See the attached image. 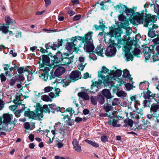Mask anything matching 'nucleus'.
Masks as SVG:
<instances>
[{
    "label": "nucleus",
    "mask_w": 159,
    "mask_h": 159,
    "mask_svg": "<svg viewBox=\"0 0 159 159\" xmlns=\"http://www.w3.org/2000/svg\"><path fill=\"white\" fill-rule=\"evenodd\" d=\"M43 64H39V69L40 75L39 77L42 78L44 81H46L48 79V72L50 70L49 66L46 64H48L50 61V59L47 55H43L42 57Z\"/></svg>",
    "instance_id": "obj_1"
},
{
    "label": "nucleus",
    "mask_w": 159,
    "mask_h": 159,
    "mask_svg": "<svg viewBox=\"0 0 159 159\" xmlns=\"http://www.w3.org/2000/svg\"><path fill=\"white\" fill-rule=\"evenodd\" d=\"M156 17L155 16H151V15L145 17L142 14H139L138 16H136L135 19L139 24H143L144 26L147 27L148 25H152L155 22Z\"/></svg>",
    "instance_id": "obj_2"
},
{
    "label": "nucleus",
    "mask_w": 159,
    "mask_h": 159,
    "mask_svg": "<svg viewBox=\"0 0 159 159\" xmlns=\"http://www.w3.org/2000/svg\"><path fill=\"white\" fill-rule=\"evenodd\" d=\"M102 83L105 84L109 85L111 84V80H106L99 78L98 81H95L91 85V89L93 90L90 92L94 93L98 91V89L101 88Z\"/></svg>",
    "instance_id": "obj_3"
},
{
    "label": "nucleus",
    "mask_w": 159,
    "mask_h": 159,
    "mask_svg": "<svg viewBox=\"0 0 159 159\" xmlns=\"http://www.w3.org/2000/svg\"><path fill=\"white\" fill-rule=\"evenodd\" d=\"M25 116L36 120H41L43 117L42 111L35 110L34 111H26L24 112Z\"/></svg>",
    "instance_id": "obj_4"
},
{
    "label": "nucleus",
    "mask_w": 159,
    "mask_h": 159,
    "mask_svg": "<svg viewBox=\"0 0 159 159\" xmlns=\"http://www.w3.org/2000/svg\"><path fill=\"white\" fill-rule=\"evenodd\" d=\"M122 31L120 29H115L111 30L109 33L105 35L104 40L106 43H109L112 37H115L120 36Z\"/></svg>",
    "instance_id": "obj_5"
},
{
    "label": "nucleus",
    "mask_w": 159,
    "mask_h": 159,
    "mask_svg": "<svg viewBox=\"0 0 159 159\" xmlns=\"http://www.w3.org/2000/svg\"><path fill=\"white\" fill-rule=\"evenodd\" d=\"M92 34L88 36V37L83 43L84 44V49L85 51L88 52H92L94 48V46L92 40Z\"/></svg>",
    "instance_id": "obj_6"
},
{
    "label": "nucleus",
    "mask_w": 159,
    "mask_h": 159,
    "mask_svg": "<svg viewBox=\"0 0 159 159\" xmlns=\"http://www.w3.org/2000/svg\"><path fill=\"white\" fill-rule=\"evenodd\" d=\"M13 117L12 115L7 113L4 114L2 116L0 117V118H1L2 124L5 127L6 129L7 125L10 124V122Z\"/></svg>",
    "instance_id": "obj_7"
},
{
    "label": "nucleus",
    "mask_w": 159,
    "mask_h": 159,
    "mask_svg": "<svg viewBox=\"0 0 159 159\" xmlns=\"http://www.w3.org/2000/svg\"><path fill=\"white\" fill-rule=\"evenodd\" d=\"M109 71V70L105 66H103L102 67V71H100L98 72V76L99 78L101 79H104L107 80L110 78L109 74L110 73H108V75H104V74H106Z\"/></svg>",
    "instance_id": "obj_8"
},
{
    "label": "nucleus",
    "mask_w": 159,
    "mask_h": 159,
    "mask_svg": "<svg viewBox=\"0 0 159 159\" xmlns=\"http://www.w3.org/2000/svg\"><path fill=\"white\" fill-rule=\"evenodd\" d=\"M121 71L118 69L116 70V71L112 70L111 71L109 74L110 78L108 80H111V83L112 80H116V78L121 76Z\"/></svg>",
    "instance_id": "obj_9"
},
{
    "label": "nucleus",
    "mask_w": 159,
    "mask_h": 159,
    "mask_svg": "<svg viewBox=\"0 0 159 159\" xmlns=\"http://www.w3.org/2000/svg\"><path fill=\"white\" fill-rule=\"evenodd\" d=\"M123 49L125 52V56L126 57V60L127 61H129L131 60H133V55L129 52L130 50V47L129 46H125L123 48Z\"/></svg>",
    "instance_id": "obj_10"
},
{
    "label": "nucleus",
    "mask_w": 159,
    "mask_h": 159,
    "mask_svg": "<svg viewBox=\"0 0 159 159\" xmlns=\"http://www.w3.org/2000/svg\"><path fill=\"white\" fill-rule=\"evenodd\" d=\"M116 52V48L113 45L107 47L105 52V54L107 56L112 57L115 55Z\"/></svg>",
    "instance_id": "obj_11"
},
{
    "label": "nucleus",
    "mask_w": 159,
    "mask_h": 159,
    "mask_svg": "<svg viewBox=\"0 0 159 159\" xmlns=\"http://www.w3.org/2000/svg\"><path fill=\"white\" fill-rule=\"evenodd\" d=\"M80 72L78 70L72 71L70 73V77L72 81H75L81 78Z\"/></svg>",
    "instance_id": "obj_12"
},
{
    "label": "nucleus",
    "mask_w": 159,
    "mask_h": 159,
    "mask_svg": "<svg viewBox=\"0 0 159 159\" xmlns=\"http://www.w3.org/2000/svg\"><path fill=\"white\" fill-rule=\"evenodd\" d=\"M70 54L67 53H64L63 54L61 55L62 57L61 60L63 61H64V59H66L67 61H65V65H67L68 64H70L73 61L72 60L73 59L74 57L73 55H72L70 57H69Z\"/></svg>",
    "instance_id": "obj_13"
},
{
    "label": "nucleus",
    "mask_w": 159,
    "mask_h": 159,
    "mask_svg": "<svg viewBox=\"0 0 159 159\" xmlns=\"http://www.w3.org/2000/svg\"><path fill=\"white\" fill-rule=\"evenodd\" d=\"M93 33V32H90L85 34L84 37H81L79 36H75L74 37H73L72 38L71 40L75 42V43H76V42H77V39H78L79 40L81 41L82 43H83L88 37V36L90 35L91 34H92Z\"/></svg>",
    "instance_id": "obj_14"
},
{
    "label": "nucleus",
    "mask_w": 159,
    "mask_h": 159,
    "mask_svg": "<svg viewBox=\"0 0 159 159\" xmlns=\"http://www.w3.org/2000/svg\"><path fill=\"white\" fill-rule=\"evenodd\" d=\"M93 33V32H90L85 34L84 37H81L79 36H75L74 37H73L72 38L71 40L75 42V43H76V42H77V39H78L79 40L81 41L82 43H83L88 37V36L90 35L91 34H92Z\"/></svg>",
    "instance_id": "obj_15"
},
{
    "label": "nucleus",
    "mask_w": 159,
    "mask_h": 159,
    "mask_svg": "<svg viewBox=\"0 0 159 159\" xmlns=\"http://www.w3.org/2000/svg\"><path fill=\"white\" fill-rule=\"evenodd\" d=\"M138 98L137 97V96L136 95H130V105H131L132 102H133L134 104V107L136 109L137 108V106L140 105V102L138 99Z\"/></svg>",
    "instance_id": "obj_16"
},
{
    "label": "nucleus",
    "mask_w": 159,
    "mask_h": 159,
    "mask_svg": "<svg viewBox=\"0 0 159 159\" xmlns=\"http://www.w3.org/2000/svg\"><path fill=\"white\" fill-rule=\"evenodd\" d=\"M143 97L145 99H148L149 100H151L152 99H153V98L155 96L156 94H151V92L149 90H148L147 92H143Z\"/></svg>",
    "instance_id": "obj_17"
},
{
    "label": "nucleus",
    "mask_w": 159,
    "mask_h": 159,
    "mask_svg": "<svg viewBox=\"0 0 159 159\" xmlns=\"http://www.w3.org/2000/svg\"><path fill=\"white\" fill-rule=\"evenodd\" d=\"M72 143L75 151L79 152H80L82 151L81 147L79 145L78 141L77 139H74Z\"/></svg>",
    "instance_id": "obj_18"
},
{
    "label": "nucleus",
    "mask_w": 159,
    "mask_h": 159,
    "mask_svg": "<svg viewBox=\"0 0 159 159\" xmlns=\"http://www.w3.org/2000/svg\"><path fill=\"white\" fill-rule=\"evenodd\" d=\"M76 43L73 41L72 42H67L66 43V48L69 51H74L76 49Z\"/></svg>",
    "instance_id": "obj_19"
},
{
    "label": "nucleus",
    "mask_w": 159,
    "mask_h": 159,
    "mask_svg": "<svg viewBox=\"0 0 159 159\" xmlns=\"http://www.w3.org/2000/svg\"><path fill=\"white\" fill-rule=\"evenodd\" d=\"M70 82V80L67 78L65 79H57L56 81H55L54 83H61L62 84L63 86L66 87L69 85V83Z\"/></svg>",
    "instance_id": "obj_20"
},
{
    "label": "nucleus",
    "mask_w": 159,
    "mask_h": 159,
    "mask_svg": "<svg viewBox=\"0 0 159 159\" xmlns=\"http://www.w3.org/2000/svg\"><path fill=\"white\" fill-rule=\"evenodd\" d=\"M65 71V68L61 66H59L56 70L54 74L57 76H60Z\"/></svg>",
    "instance_id": "obj_21"
},
{
    "label": "nucleus",
    "mask_w": 159,
    "mask_h": 159,
    "mask_svg": "<svg viewBox=\"0 0 159 159\" xmlns=\"http://www.w3.org/2000/svg\"><path fill=\"white\" fill-rule=\"evenodd\" d=\"M126 7V6L121 4H119L115 7V8L117 11L122 14L125 11Z\"/></svg>",
    "instance_id": "obj_22"
},
{
    "label": "nucleus",
    "mask_w": 159,
    "mask_h": 159,
    "mask_svg": "<svg viewBox=\"0 0 159 159\" xmlns=\"http://www.w3.org/2000/svg\"><path fill=\"white\" fill-rule=\"evenodd\" d=\"M151 49L148 47H145L144 48L143 52L144 54V56L146 60H148L150 57Z\"/></svg>",
    "instance_id": "obj_23"
},
{
    "label": "nucleus",
    "mask_w": 159,
    "mask_h": 159,
    "mask_svg": "<svg viewBox=\"0 0 159 159\" xmlns=\"http://www.w3.org/2000/svg\"><path fill=\"white\" fill-rule=\"evenodd\" d=\"M149 37L151 38H153L156 35H159V31L155 32V30H153L151 28H149V31L148 33Z\"/></svg>",
    "instance_id": "obj_24"
},
{
    "label": "nucleus",
    "mask_w": 159,
    "mask_h": 159,
    "mask_svg": "<svg viewBox=\"0 0 159 159\" xmlns=\"http://www.w3.org/2000/svg\"><path fill=\"white\" fill-rule=\"evenodd\" d=\"M123 76L125 80H132V78L131 77V75H130L129 71L126 69H125L123 71Z\"/></svg>",
    "instance_id": "obj_25"
},
{
    "label": "nucleus",
    "mask_w": 159,
    "mask_h": 159,
    "mask_svg": "<svg viewBox=\"0 0 159 159\" xmlns=\"http://www.w3.org/2000/svg\"><path fill=\"white\" fill-rule=\"evenodd\" d=\"M102 94L107 99H111L112 98L110 91L107 89H103L102 91Z\"/></svg>",
    "instance_id": "obj_26"
},
{
    "label": "nucleus",
    "mask_w": 159,
    "mask_h": 159,
    "mask_svg": "<svg viewBox=\"0 0 159 159\" xmlns=\"http://www.w3.org/2000/svg\"><path fill=\"white\" fill-rule=\"evenodd\" d=\"M95 52L98 55L102 57H103V54L104 52L103 49V48H101L100 46H97L96 48Z\"/></svg>",
    "instance_id": "obj_27"
},
{
    "label": "nucleus",
    "mask_w": 159,
    "mask_h": 159,
    "mask_svg": "<svg viewBox=\"0 0 159 159\" xmlns=\"http://www.w3.org/2000/svg\"><path fill=\"white\" fill-rule=\"evenodd\" d=\"M78 95L85 100H88L89 99V97L85 92H79L78 93Z\"/></svg>",
    "instance_id": "obj_28"
},
{
    "label": "nucleus",
    "mask_w": 159,
    "mask_h": 159,
    "mask_svg": "<svg viewBox=\"0 0 159 159\" xmlns=\"http://www.w3.org/2000/svg\"><path fill=\"white\" fill-rule=\"evenodd\" d=\"M151 112H156L159 110V104H153L151 105L150 108Z\"/></svg>",
    "instance_id": "obj_29"
},
{
    "label": "nucleus",
    "mask_w": 159,
    "mask_h": 159,
    "mask_svg": "<svg viewBox=\"0 0 159 159\" xmlns=\"http://www.w3.org/2000/svg\"><path fill=\"white\" fill-rule=\"evenodd\" d=\"M16 100H14L13 101V102L15 104L11 105L9 107V108L10 110L14 111L16 109L18 105L21 104V103L19 102H16Z\"/></svg>",
    "instance_id": "obj_30"
},
{
    "label": "nucleus",
    "mask_w": 159,
    "mask_h": 159,
    "mask_svg": "<svg viewBox=\"0 0 159 159\" xmlns=\"http://www.w3.org/2000/svg\"><path fill=\"white\" fill-rule=\"evenodd\" d=\"M9 28V27L8 25L6 26L4 25H3L2 26H0V31L1 30L3 33L6 34L9 31V30H8Z\"/></svg>",
    "instance_id": "obj_31"
},
{
    "label": "nucleus",
    "mask_w": 159,
    "mask_h": 159,
    "mask_svg": "<svg viewBox=\"0 0 159 159\" xmlns=\"http://www.w3.org/2000/svg\"><path fill=\"white\" fill-rule=\"evenodd\" d=\"M117 120L113 119L108 121V123L110 125H112L113 126H120L119 125L117 124Z\"/></svg>",
    "instance_id": "obj_32"
},
{
    "label": "nucleus",
    "mask_w": 159,
    "mask_h": 159,
    "mask_svg": "<svg viewBox=\"0 0 159 159\" xmlns=\"http://www.w3.org/2000/svg\"><path fill=\"white\" fill-rule=\"evenodd\" d=\"M42 111V113L43 112L49 113L50 111V109H49L48 105H44L43 106Z\"/></svg>",
    "instance_id": "obj_33"
},
{
    "label": "nucleus",
    "mask_w": 159,
    "mask_h": 159,
    "mask_svg": "<svg viewBox=\"0 0 159 159\" xmlns=\"http://www.w3.org/2000/svg\"><path fill=\"white\" fill-rule=\"evenodd\" d=\"M129 83L126 84L125 85L126 90L129 91L130 90L132 89L133 84V82L132 81V80L131 81L129 80Z\"/></svg>",
    "instance_id": "obj_34"
},
{
    "label": "nucleus",
    "mask_w": 159,
    "mask_h": 159,
    "mask_svg": "<svg viewBox=\"0 0 159 159\" xmlns=\"http://www.w3.org/2000/svg\"><path fill=\"white\" fill-rule=\"evenodd\" d=\"M116 94L118 96L121 97H125L127 96V94L124 91L122 90L118 91Z\"/></svg>",
    "instance_id": "obj_35"
},
{
    "label": "nucleus",
    "mask_w": 159,
    "mask_h": 159,
    "mask_svg": "<svg viewBox=\"0 0 159 159\" xmlns=\"http://www.w3.org/2000/svg\"><path fill=\"white\" fill-rule=\"evenodd\" d=\"M98 101L101 104H103L105 102V98L102 95L98 96Z\"/></svg>",
    "instance_id": "obj_36"
},
{
    "label": "nucleus",
    "mask_w": 159,
    "mask_h": 159,
    "mask_svg": "<svg viewBox=\"0 0 159 159\" xmlns=\"http://www.w3.org/2000/svg\"><path fill=\"white\" fill-rule=\"evenodd\" d=\"M85 141L88 143L92 145L94 147L97 148L99 146V145L98 143L92 141L88 140H85Z\"/></svg>",
    "instance_id": "obj_37"
},
{
    "label": "nucleus",
    "mask_w": 159,
    "mask_h": 159,
    "mask_svg": "<svg viewBox=\"0 0 159 159\" xmlns=\"http://www.w3.org/2000/svg\"><path fill=\"white\" fill-rule=\"evenodd\" d=\"M149 85V83L148 82L145 81L143 82H141L140 83L139 85V87L141 89H143V88H142V87H143L144 88L146 87V85H147L148 87ZM148 89V88H147Z\"/></svg>",
    "instance_id": "obj_38"
},
{
    "label": "nucleus",
    "mask_w": 159,
    "mask_h": 159,
    "mask_svg": "<svg viewBox=\"0 0 159 159\" xmlns=\"http://www.w3.org/2000/svg\"><path fill=\"white\" fill-rule=\"evenodd\" d=\"M5 20L7 24L8 25L13 23V20L11 19L8 16H7L5 17Z\"/></svg>",
    "instance_id": "obj_39"
},
{
    "label": "nucleus",
    "mask_w": 159,
    "mask_h": 159,
    "mask_svg": "<svg viewBox=\"0 0 159 159\" xmlns=\"http://www.w3.org/2000/svg\"><path fill=\"white\" fill-rule=\"evenodd\" d=\"M90 100L92 103L93 105H96L97 103L98 96H92L90 98Z\"/></svg>",
    "instance_id": "obj_40"
},
{
    "label": "nucleus",
    "mask_w": 159,
    "mask_h": 159,
    "mask_svg": "<svg viewBox=\"0 0 159 159\" xmlns=\"http://www.w3.org/2000/svg\"><path fill=\"white\" fill-rule=\"evenodd\" d=\"M41 98L43 101L46 102L51 101V99L49 98V97L47 95H43L41 96Z\"/></svg>",
    "instance_id": "obj_41"
},
{
    "label": "nucleus",
    "mask_w": 159,
    "mask_h": 159,
    "mask_svg": "<svg viewBox=\"0 0 159 159\" xmlns=\"http://www.w3.org/2000/svg\"><path fill=\"white\" fill-rule=\"evenodd\" d=\"M125 13L127 15L131 16L133 13V10L131 9H129L126 7L125 11Z\"/></svg>",
    "instance_id": "obj_42"
},
{
    "label": "nucleus",
    "mask_w": 159,
    "mask_h": 159,
    "mask_svg": "<svg viewBox=\"0 0 159 159\" xmlns=\"http://www.w3.org/2000/svg\"><path fill=\"white\" fill-rule=\"evenodd\" d=\"M112 107L110 105L107 104L104 106L103 107V109L106 112H107L111 111L112 108Z\"/></svg>",
    "instance_id": "obj_43"
},
{
    "label": "nucleus",
    "mask_w": 159,
    "mask_h": 159,
    "mask_svg": "<svg viewBox=\"0 0 159 159\" xmlns=\"http://www.w3.org/2000/svg\"><path fill=\"white\" fill-rule=\"evenodd\" d=\"M140 52V50L139 48H135L133 51V54L137 57H138V55L139 54Z\"/></svg>",
    "instance_id": "obj_44"
},
{
    "label": "nucleus",
    "mask_w": 159,
    "mask_h": 159,
    "mask_svg": "<svg viewBox=\"0 0 159 159\" xmlns=\"http://www.w3.org/2000/svg\"><path fill=\"white\" fill-rule=\"evenodd\" d=\"M154 11L159 16V5L158 4L154 5Z\"/></svg>",
    "instance_id": "obj_45"
},
{
    "label": "nucleus",
    "mask_w": 159,
    "mask_h": 159,
    "mask_svg": "<svg viewBox=\"0 0 159 159\" xmlns=\"http://www.w3.org/2000/svg\"><path fill=\"white\" fill-rule=\"evenodd\" d=\"M49 109L51 110H57V106L54 104H51L48 105Z\"/></svg>",
    "instance_id": "obj_46"
},
{
    "label": "nucleus",
    "mask_w": 159,
    "mask_h": 159,
    "mask_svg": "<svg viewBox=\"0 0 159 159\" xmlns=\"http://www.w3.org/2000/svg\"><path fill=\"white\" fill-rule=\"evenodd\" d=\"M83 63H82L78 65L77 67L80 70H82L84 68L86 64L84 63V64Z\"/></svg>",
    "instance_id": "obj_47"
},
{
    "label": "nucleus",
    "mask_w": 159,
    "mask_h": 159,
    "mask_svg": "<svg viewBox=\"0 0 159 159\" xmlns=\"http://www.w3.org/2000/svg\"><path fill=\"white\" fill-rule=\"evenodd\" d=\"M34 106L36 107L35 110H42V107L41 105L39 103H36L35 105H34Z\"/></svg>",
    "instance_id": "obj_48"
},
{
    "label": "nucleus",
    "mask_w": 159,
    "mask_h": 159,
    "mask_svg": "<svg viewBox=\"0 0 159 159\" xmlns=\"http://www.w3.org/2000/svg\"><path fill=\"white\" fill-rule=\"evenodd\" d=\"M67 111L69 112L70 114V116H72L75 112V111L73 110L72 107H69L67 108L66 110L65 111V112Z\"/></svg>",
    "instance_id": "obj_49"
},
{
    "label": "nucleus",
    "mask_w": 159,
    "mask_h": 159,
    "mask_svg": "<svg viewBox=\"0 0 159 159\" xmlns=\"http://www.w3.org/2000/svg\"><path fill=\"white\" fill-rule=\"evenodd\" d=\"M53 89V88L52 87L48 86L44 88V91L45 92H49L52 91Z\"/></svg>",
    "instance_id": "obj_50"
},
{
    "label": "nucleus",
    "mask_w": 159,
    "mask_h": 159,
    "mask_svg": "<svg viewBox=\"0 0 159 159\" xmlns=\"http://www.w3.org/2000/svg\"><path fill=\"white\" fill-rule=\"evenodd\" d=\"M119 103V100L118 99L115 98L114 99L112 102V105L113 106L118 105Z\"/></svg>",
    "instance_id": "obj_51"
},
{
    "label": "nucleus",
    "mask_w": 159,
    "mask_h": 159,
    "mask_svg": "<svg viewBox=\"0 0 159 159\" xmlns=\"http://www.w3.org/2000/svg\"><path fill=\"white\" fill-rule=\"evenodd\" d=\"M4 101L0 99V111L2 110L4 108Z\"/></svg>",
    "instance_id": "obj_52"
},
{
    "label": "nucleus",
    "mask_w": 159,
    "mask_h": 159,
    "mask_svg": "<svg viewBox=\"0 0 159 159\" xmlns=\"http://www.w3.org/2000/svg\"><path fill=\"white\" fill-rule=\"evenodd\" d=\"M0 78L1 82L5 81L6 80V77L4 75V73H2L0 75Z\"/></svg>",
    "instance_id": "obj_53"
},
{
    "label": "nucleus",
    "mask_w": 159,
    "mask_h": 159,
    "mask_svg": "<svg viewBox=\"0 0 159 159\" xmlns=\"http://www.w3.org/2000/svg\"><path fill=\"white\" fill-rule=\"evenodd\" d=\"M49 96L51 98H56L57 97H58V95L56 94L53 92H50L49 94Z\"/></svg>",
    "instance_id": "obj_54"
},
{
    "label": "nucleus",
    "mask_w": 159,
    "mask_h": 159,
    "mask_svg": "<svg viewBox=\"0 0 159 159\" xmlns=\"http://www.w3.org/2000/svg\"><path fill=\"white\" fill-rule=\"evenodd\" d=\"M81 16L80 15H78L74 16L73 20L74 21H77L79 20L81 18Z\"/></svg>",
    "instance_id": "obj_55"
},
{
    "label": "nucleus",
    "mask_w": 159,
    "mask_h": 159,
    "mask_svg": "<svg viewBox=\"0 0 159 159\" xmlns=\"http://www.w3.org/2000/svg\"><path fill=\"white\" fill-rule=\"evenodd\" d=\"M1 118H0V131L2 130H5L6 129L5 127L3 126L2 124Z\"/></svg>",
    "instance_id": "obj_56"
},
{
    "label": "nucleus",
    "mask_w": 159,
    "mask_h": 159,
    "mask_svg": "<svg viewBox=\"0 0 159 159\" xmlns=\"http://www.w3.org/2000/svg\"><path fill=\"white\" fill-rule=\"evenodd\" d=\"M18 72L20 74H21L25 71V70L24 69L23 67H19L18 69Z\"/></svg>",
    "instance_id": "obj_57"
},
{
    "label": "nucleus",
    "mask_w": 159,
    "mask_h": 159,
    "mask_svg": "<svg viewBox=\"0 0 159 159\" xmlns=\"http://www.w3.org/2000/svg\"><path fill=\"white\" fill-rule=\"evenodd\" d=\"M153 59L154 61H156L159 60V54L158 55L157 54L154 55L153 56Z\"/></svg>",
    "instance_id": "obj_58"
},
{
    "label": "nucleus",
    "mask_w": 159,
    "mask_h": 159,
    "mask_svg": "<svg viewBox=\"0 0 159 159\" xmlns=\"http://www.w3.org/2000/svg\"><path fill=\"white\" fill-rule=\"evenodd\" d=\"M24 127L26 129H29L30 128V126L28 122H26L24 124Z\"/></svg>",
    "instance_id": "obj_59"
},
{
    "label": "nucleus",
    "mask_w": 159,
    "mask_h": 159,
    "mask_svg": "<svg viewBox=\"0 0 159 159\" xmlns=\"http://www.w3.org/2000/svg\"><path fill=\"white\" fill-rule=\"evenodd\" d=\"M131 30L130 27H128L126 29V34L127 35H129L131 32Z\"/></svg>",
    "instance_id": "obj_60"
},
{
    "label": "nucleus",
    "mask_w": 159,
    "mask_h": 159,
    "mask_svg": "<svg viewBox=\"0 0 159 159\" xmlns=\"http://www.w3.org/2000/svg\"><path fill=\"white\" fill-rule=\"evenodd\" d=\"M155 117L156 115L152 114H148L147 115V117L148 119V120H151L152 119V117Z\"/></svg>",
    "instance_id": "obj_61"
},
{
    "label": "nucleus",
    "mask_w": 159,
    "mask_h": 159,
    "mask_svg": "<svg viewBox=\"0 0 159 159\" xmlns=\"http://www.w3.org/2000/svg\"><path fill=\"white\" fill-rule=\"evenodd\" d=\"M28 137L29 139L31 141H34V134H30L29 136Z\"/></svg>",
    "instance_id": "obj_62"
},
{
    "label": "nucleus",
    "mask_w": 159,
    "mask_h": 159,
    "mask_svg": "<svg viewBox=\"0 0 159 159\" xmlns=\"http://www.w3.org/2000/svg\"><path fill=\"white\" fill-rule=\"evenodd\" d=\"M148 101L146 99H145L143 102V105L144 107H147V104L148 103Z\"/></svg>",
    "instance_id": "obj_63"
},
{
    "label": "nucleus",
    "mask_w": 159,
    "mask_h": 159,
    "mask_svg": "<svg viewBox=\"0 0 159 159\" xmlns=\"http://www.w3.org/2000/svg\"><path fill=\"white\" fill-rule=\"evenodd\" d=\"M67 13L69 14L70 16H71L75 14V12L73 11L69 10L67 11Z\"/></svg>",
    "instance_id": "obj_64"
}]
</instances>
